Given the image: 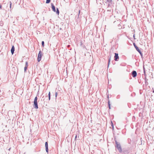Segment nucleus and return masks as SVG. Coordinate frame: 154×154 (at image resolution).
<instances>
[{
	"mask_svg": "<svg viewBox=\"0 0 154 154\" xmlns=\"http://www.w3.org/2000/svg\"><path fill=\"white\" fill-rule=\"evenodd\" d=\"M37 100V97H36L34 98V101L33 107H34L35 109H37L38 108Z\"/></svg>",
	"mask_w": 154,
	"mask_h": 154,
	"instance_id": "nucleus-1",
	"label": "nucleus"
},
{
	"mask_svg": "<svg viewBox=\"0 0 154 154\" xmlns=\"http://www.w3.org/2000/svg\"><path fill=\"white\" fill-rule=\"evenodd\" d=\"M115 143L116 144L115 147L117 148L119 152H121L122 151V149L120 143H118L116 140L115 141Z\"/></svg>",
	"mask_w": 154,
	"mask_h": 154,
	"instance_id": "nucleus-2",
	"label": "nucleus"
},
{
	"mask_svg": "<svg viewBox=\"0 0 154 154\" xmlns=\"http://www.w3.org/2000/svg\"><path fill=\"white\" fill-rule=\"evenodd\" d=\"M51 8L52 9V10L54 12H56V14L59 15V11L58 8H57V11L56 10V8L54 5V4L52 3H51Z\"/></svg>",
	"mask_w": 154,
	"mask_h": 154,
	"instance_id": "nucleus-3",
	"label": "nucleus"
},
{
	"mask_svg": "<svg viewBox=\"0 0 154 154\" xmlns=\"http://www.w3.org/2000/svg\"><path fill=\"white\" fill-rule=\"evenodd\" d=\"M42 55L43 54H42V52L40 50L38 55V62H39L41 60Z\"/></svg>",
	"mask_w": 154,
	"mask_h": 154,
	"instance_id": "nucleus-4",
	"label": "nucleus"
},
{
	"mask_svg": "<svg viewBox=\"0 0 154 154\" xmlns=\"http://www.w3.org/2000/svg\"><path fill=\"white\" fill-rule=\"evenodd\" d=\"M119 59L118 54L116 53L115 54L114 60L115 61H117Z\"/></svg>",
	"mask_w": 154,
	"mask_h": 154,
	"instance_id": "nucleus-5",
	"label": "nucleus"
},
{
	"mask_svg": "<svg viewBox=\"0 0 154 154\" xmlns=\"http://www.w3.org/2000/svg\"><path fill=\"white\" fill-rule=\"evenodd\" d=\"M28 66V62L27 61H26L25 62V66L24 68V71L25 72H26L27 67Z\"/></svg>",
	"mask_w": 154,
	"mask_h": 154,
	"instance_id": "nucleus-6",
	"label": "nucleus"
},
{
	"mask_svg": "<svg viewBox=\"0 0 154 154\" xmlns=\"http://www.w3.org/2000/svg\"><path fill=\"white\" fill-rule=\"evenodd\" d=\"M107 2L109 3L108 4V7H109L112 5V0H107Z\"/></svg>",
	"mask_w": 154,
	"mask_h": 154,
	"instance_id": "nucleus-7",
	"label": "nucleus"
},
{
	"mask_svg": "<svg viewBox=\"0 0 154 154\" xmlns=\"http://www.w3.org/2000/svg\"><path fill=\"white\" fill-rule=\"evenodd\" d=\"M15 50V48L14 46H12L11 49V52L12 54H13L14 53V51Z\"/></svg>",
	"mask_w": 154,
	"mask_h": 154,
	"instance_id": "nucleus-8",
	"label": "nucleus"
},
{
	"mask_svg": "<svg viewBox=\"0 0 154 154\" xmlns=\"http://www.w3.org/2000/svg\"><path fill=\"white\" fill-rule=\"evenodd\" d=\"M135 48L137 51L142 56V54L140 50L136 46H135Z\"/></svg>",
	"mask_w": 154,
	"mask_h": 154,
	"instance_id": "nucleus-9",
	"label": "nucleus"
},
{
	"mask_svg": "<svg viewBox=\"0 0 154 154\" xmlns=\"http://www.w3.org/2000/svg\"><path fill=\"white\" fill-rule=\"evenodd\" d=\"M48 101H49L50 100L51 98V93L50 92H49L48 93Z\"/></svg>",
	"mask_w": 154,
	"mask_h": 154,
	"instance_id": "nucleus-10",
	"label": "nucleus"
},
{
	"mask_svg": "<svg viewBox=\"0 0 154 154\" xmlns=\"http://www.w3.org/2000/svg\"><path fill=\"white\" fill-rule=\"evenodd\" d=\"M130 45H132V44L133 43V42L130 39L129 41H128Z\"/></svg>",
	"mask_w": 154,
	"mask_h": 154,
	"instance_id": "nucleus-11",
	"label": "nucleus"
},
{
	"mask_svg": "<svg viewBox=\"0 0 154 154\" xmlns=\"http://www.w3.org/2000/svg\"><path fill=\"white\" fill-rule=\"evenodd\" d=\"M132 75L134 78H135V70H133L132 72Z\"/></svg>",
	"mask_w": 154,
	"mask_h": 154,
	"instance_id": "nucleus-12",
	"label": "nucleus"
},
{
	"mask_svg": "<svg viewBox=\"0 0 154 154\" xmlns=\"http://www.w3.org/2000/svg\"><path fill=\"white\" fill-rule=\"evenodd\" d=\"M110 59H111V56H110L109 57V58L108 67V66H109V63L110 62Z\"/></svg>",
	"mask_w": 154,
	"mask_h": 154,
	"instance_id": "nucleus-13",
	"label": "nucleus"
},
{
	"mask_svg": "<svg viewBox=\"0 0 154 154\" xmlns=\"http://www.w3.org/2000/svg\"><path fill=\"white\" fill-rule=\"evenodd\" d=\"M45 147H48V142H46L45 143Z\"/></svg>",
	"mask_w": 154,
	"mask_h": 154,
	"instance_id": "nucleus-14",
	"label": "nucleus"
},
{
	"mask_svg": "<svg viewBox=\"0 0 154 154\" xmlns=\"http://www.w3.org/2000/svg\"><path fill=\"white\" fill-rule=\"evenodd\" d=\"M51 0H46V3L47 4L49 3L50 2Z\"/></svg>",
	"mask_w": 154,
	"mask_h": 154,
	"instance_id": "nucleus-15",
	"label": "nucleus"
},
{
	"mask_svg": "<svg viewBox=\"0 0 154 154\" xmlns=\"http://www.w3.org/2000/svg\"><path fill=\"white\" fill-rule=\"evenodd\" d=\"M111 126L112 127V129H113L114 128V126H113V124L112 121H111Z\"/></svg>",
	"mask_w": 154,
	"mask_h": 154,
	"instance_id": "nucleus-16",
	"label": "nucleus"
},
{
	"mask_svg": "<svg viewBox=\"0 0 154 154\" xmlns=\"http://www.w3.org/2000/svg\"><path fill=\"white\" fill-rule=\"evenodd\" d=\"M45 149H46V152L47 153H48V147H45Z\"/></svg>",
	"mask_w": 154,
	"mask_h": 154,
	"instance_id": "nucleus-17",
	"label": "nucleus"
},
{
	"mask_svg": "<svg viewBox=\"0 0 154 154\" xmlns=\"http://www.w3.org/2000/svg\"><path fill=\"white\" fill-rule=\"evenodd\" d=\"M9 3H10V8L11 9V5H12V3H11V2L10 1Z\"/></svg>",
	"mask_w": 154,
	"mask_h": 154,
	"instance_id": "nucleus-18",
	"label": "nucleus"
},
{
	"mask_svg": "<svg viewBox=\"0 0 154 154\" xmlns=\"http://www.w3.org/2000/svg\"><path fill=\"white\" fill-rule=\"evenodd\" d=\"M42 46L44 47V42L43 41H42Z\"/></svg>",
	"mask_w": 154,
	"mask_h": 154,
	"instance_id": "nucleus-19",
	"label": "nucleus"
},
{
	"mask_svg": "<svg viewBox=\"0 0 154 154\" xmlns=\"http://www.w3.org/2000/svg\"><path fill=\"white\" fill-rule=\"evenodd\" d=\"M57 95V92H55V96L56 98Z\"/></svg>",
	"mask_w": 154,
	"mask_h": 154,
	"instance_id": "nucleus-20",
	"label": "nucleus"
},
{
	"mask_svg": "<svg viewBox=\"0 0 154 154\" xmlns=\"http://www.w3.org/2000/svg\"><path fill=\"white\" fill-rule=\"evenodd\" d=\"M108 105H110V102H109V101H108Z\"/></svg>",
	"mask_w": 154,
	"mask_h": 154,
	"instance_id": "nucleus-21",
	"label": "nucleus"
},
{
	"mask_svg": "<svg viewBox=\"0 0 154 154\" xmlns=\"http://www.w3.org/2000/svg\"><path fill=\"white\" fill-rule=\"evenodd\" d=\"M11 111H9L8 112V115H9V114H10L11 112Z\"/></svg>",
	"mask_w": 154,
	"mask_h": 154,
	"instance_id": "nucleus-22",
	"label": "nucleus"
},
{
	"mask_svg": "<svg viewBox=\"0 0 154 154\" xmlns=\"http://www.w3.org/2000/svg\"><path fill=\"white\" fill-rule=\"evenodd\" d=\"M133 38H134V39H135V33H134V34H133Z\"/></svg>",
	"mask_w": 154,
	"mask_h": 154,
	"instance_id": "nucleus-23",
	"label": "nucleus"
},
{
	"mask_svg": "<svg viewBox=\"0 0 154 154\" xmlns=\"http://www.w3.org/2000/svg\"><path fill=\"white\" fill-rule=\"evenodd\" d=\"M0 9H2V6L1 4H0Z\"/></svg>",
	"mask_w": 154,
	"mask_h": 154,
	"instance_id": "nucleus-24",
	"label": "nucleus"
},
{
	"mask_svg": "<svg viewBox=\"0 0 154 154\" xmlns=\"http://www.w3.org/2000/svg\"><path fill=\"white\" fill-rule=\"evenodd\" d=\"M132 44H133L134 46L135 47V42H133V43Z\"/></svg>",
	"mask_w": 154,
	"mask_h": 154,
	"instance_id": "nucleus-25",
	"label": "nucleus"
},
{
	"mask_svg": "<svg viewBox=\"0 0 154 154\" xmlns=\"http://www.w3.org/2000/svg\"><path fill=\"white\" fill-rule=\"evenodd\" d=\"M80 11L79 10V15H79V14H80Z\"/></svg>",
	"mask_w": 154,
	"mask_h": 154,
	"instance_id": "nucleus-26",
	"label": "nucleus"
},
{
	"mask_svg": "<svg viewBox=\"0 0 154 154\" xmlns=\"http://www.w3.org/2000/svg\"><path fill=\"white\" fill-rule=\"evenodd\" d=\"M108 107H109V109H110V105H108Z\"/></svg>",
	"mask_w": 154,
	"mask_h": 154,
	"instance_id": "nucleus-27",
	"label": "nucleus"
},
{
	"mask_svg": "<svg viewBox=\"0 0 154 154\" xmlns=\"http://www.w3.org/2000/svg\"><path fill=\"white\" fill-rule=\"evenodd\" d=\"M77 135H76L75 136V140H76V138H77Z\"/></svg>",
	"mask_w": 154,
	"mask_h": 154,
	"instance_id": "nucleus-28",
	"label": "nucleus"
},
{
	"mask_svg": "<svg viewBox=\"0 0 154 154\" xmlns=\"http://www.w3.org/2000/svg\"><path fill=\"white\" fill-rule=\"evenodd\" d=\"M137 75V73H136V72L135 71V76H136Z\"/></svg>",
	"mask_w": 154,
	"mask_h": 154,
	"instance_id": "nucleus-29",
	"label": "nucleus"
},
{
	"mask_svg": "<svg viewBox=\"0 0 154 154\" xmlns=\"http://www.w3.org/2000/svg\"><path fill=\"white\" fill-rule=\"evenodd\" d=\"M60 29H61V28H60Z\"/></svg>",
	"mask_w": 154,
	"mask_h": 154,
	"instance_id": "nucleus-30",
	"label": "nucleus"
},
{
	"mask_svg": "<svg viewBox=\"0 0 154 154\" xmlns=\"http://www.w3.org/2000/svg\"><path fill=\"white\" fill-rule=\"evenodd\" d=\"M133 117H134V116ZM133 119H134V117L133 118Z\"/></svg>",
	"mask_w": 154,
	"mask_h": 154,
	"instance_id": "nucleus-31",
	"label": "nucleus"
},
{
	"mask_svg": "<svg viewBox=\"0 0 154 154\" xmlns=\"http://www.w3.org/2000/svg\"><path fill=\"white\" fill-rule=\"evenodd\" d=\"M153 92L154 93V90L153 91Z\"/></svg>",
	"mask_w": 154,
	"mask_h": 154,
	"instance_id": "nucleus-32",
	"label": "nucleus"
},
{
	"mask_svg": "<svg viewBox=\"0 0 154 154\" xmlns=\"http://www.w3.org/2000/svg\"><path fill=\"white\" fill-rule=\"evenodd\" d=\"M48 96H46V97H47Z\"/></svg>",
	"mask_w": 154,
	"mask_h": 154,
	"instance_id": "nucleus-33",
	"label": "nucleus"
},
{
	"mask_svg": "<svg viewBox=\"0 0 154 154\" xmlns=\"http://www.w3.org/2000/svg\"><path fill=\"white\" fill-rule=\"evenodd\" d=\"M41 100H42V99Z\"/></svg>",
	"mask_w": 154,
	"mask_h": 154,
	"instance_id": "nucleus-34",
	"label": "nucleus"
}]
</instances>
